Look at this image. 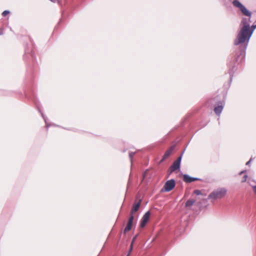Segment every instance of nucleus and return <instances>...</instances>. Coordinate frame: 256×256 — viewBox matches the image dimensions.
Segmentation results:
<instances>
[{
    "label": "nucleus",
    "instance_id": "obj_1",
    "mask_svg": "<svg viewBox=\"0 0 256 256\" xmlns=\"http://www.w3.org/2000/svg\"><path fill=\"white\" fill-rule=\"evenodd\" d=\"M242 22L244 25L241 28L237 38L234 40L236 45L244 43L246 40L248 41L252 34L254 30L256 28V26H252V29L250 30V25L244 22V20H242Z\"/></svg>",
    "mask_w": 256,
    "mask_h": 256
},
{
    "label": "nucleus",
    "instance_id": "obj_2",
    "mask_svg": "<svg viewBox=\"0 0 256 256\" xmlns=\"http://www.w3.org/2000/svg\"><path fill=\"white\" fill-rule=\"evenodd\" d=\"M227 190L225 188H219L211 192L208 198L211 199H220L224 198L226 194Z\"/></svg>",
    "mask_w": 256,
    "mask_h": 256
},
{
    "label": "nucleus",
    "instance_id": "obj_3",
    "mask_svg": "<svg viewBox=\"0 0 256 256\" xmlns=\"http://www.w3.org/2000/svg\"><path fill=\"white\" fill-rule=\"evenodd\" d=\"M233 5L236 8L240 9L242 12L245 16H250L251 13L249 12L246 8L239 1L235 0L232 2Z\"/></svg>",
    "mask_w": 256,
    "mask_h": 256
},
{
    "label": "nucleus",
    "instance_id": "obj_4",
    "mask_svg": "<svg viewBox=\"0 0 256 256\" xmlns=\"http://www.w3.org/2000/svg\"><path fill=\"white\" fill-rule=\"evenodd\" d=\"M181 158V156L178 157V159L176 160L170 166L168 170L170 174H172L180 168Z\"/></svg>",
    "mask_w": 256,
    "mask_h": 256
},
{
    "label": "nucleus",
    "instance_id": "obj_5",
    "mask_svg": "<svg viewBox=\"0 0 256 256\" xmlns=\"http://www.w3.org/2000/svg\"><path fill=\"white\" fill-rule=\"evenodd\" d=\"M175 184L176 183L174 180L167 181L164 186V190L168 192L172 190L174 188Z\"/></svg>",
    "mask_w": 256,
    "mask_h": 256
},
{
    "label": "nucleus",
    "instance_id": "obj_6",
    "mask_svg": "<svg viewBox=\"0 0 256 256\" xmlns=\"http://www.w3.org/2000/svg\"><path fill=\"white\" fill-rule=\"evenodd\" d=\"M150 216V212H147L144 215V216H142V218L141 220V222H140V228H143L146 226V224L148 223V222L149 220Z\"/></svg>",
    "mask_w": 256,
    "mask_h": 256
},
{
    "label": "nucleus",
    "instance_id": "obj_7",
    "mask_svg": "<svg viewBox=\"0 0 256 256\" xmlns=\"http://www.w3.org/2000/svg\"><path fill=\"white\" fill-rule=\"evenodd\" d=\"M175 148V146H172L168 150H166L160 162L167 159L172 153Z\"/></svg>",
    "mask_w": 256,
    "mask_h": 256
},
{
    "label": "nucleus",
    "instance_id": "obj_8",
    "mask_svg": "<svg viewBox=\"0 0 256 256\" xmlns=\"http://www.w3.org/2000/svg\"><path fill=\"white\" fill-rule=\"evenodd\" d=\"M134 218L133 215H130L129 218L127 225L124 230V234H126V232H128L130 231L131 230L133 220H134Z\"/></svg>",
    "mask_w": 256,
    "mask_h": 256
},
{
    "label": "nucleus",
    "instance_id": "obj_9",
    "mask_svg": "<svg viewBox=\"0 0 256 256\" xmlns=\"http://www.w3.org/2000/svg\"><path fill=\"white\" fill-rule=\"evenodd\" d=\"M183 180L186 182L190 183L194 181L198 180L199 179L198 178L190 177L187 174H184L183 176Z\"/></svg>",
    "mask_w": 256,
    "mask_h": 256
},
{
    "label": "nucleus",
    "instance_id": "obj_10",
    "mask_svg": "<svg viewBox=\"0 0 256 256\" xmlns=\"http://www.w3.org/2000/svg\"><path fill=\"white\" fill-rule=\"evenodd\" d=\"M141 204V200H139L138 202L136 204H134L132 211H131V214L130 215H132V214L134 212H136L140 208V205Z\"/></svg>",
    "mask_w": 256,
    "mask_h": 256
},
{
    "label": "nucleus",
    "instance_id": "obj_11",
    "mask_svg": "<svg viewBox=\"0 0 256 256\" xmlns=\"http://www.w3.org/2000/svg\"><path fill=\"white\" fill-rule=\"evenodd\" d=\"M222 108H223L222 106H219L214 108V111L216 114H219L222 112Z\"/></svg>",
    "mask_w": 256,
    "mask_h": 256
},
{
    "label": "nucleus",
    "instance_id": "obj_12",
    "mask_svg": "<svg viewBox=\"0 0 256 256\" xmlns=\"http://www.w3.org/2000/svg\"><path fill=\"white\" fill-rule=\"evenodd\" d=\"M195 202V200H188L186 203V207H190Z\"/></svg>",
    "mask_w": 256,
    "mask_h": 256
},
{
    "label": "nucleus",
    "instance_id": "obj_13",
    "mask_svg": "<svg viewBox=\"0 0 256 256\" xmlns=\"http://www.w3.org/2000/svg\"><path fill=\"white\" fill-rule=\"evenodd\" d=\"M247 175H244V176L242 177V180H241V182H245L246 180V179H247Z\"/></svg>",
    "mask_w": 256,
    "mask_h": 256
},
{
    "label": "nucleus",
    "instance_id": "obj_14",
    "mask_svg": "<svg viewBox=\"0 0 256 256\" xmlns=\"http://www.w3.org/2000/svg\"><path fill=\"white\" fill-rule=\"evenodd\" d=\"M132 248H133V244H132V242L130 244V250H129L128 253V256L130 255V254L131 252L132 251Z\"/></svg>",
    "mask_w": 256,
    "mask_h": 256
},
{
    "label": "nucleus",
    "instance_id": "obj_15",
    "mask_svg": "<svg viewBox=\"0 0 256 256\" xmlns=\"http://www.w3.org/2000/svg\"><path fill=\"white\" fill-rule=\"evenodd\" d=\"M8 14H10V12L8 10H4L2 12V15L5 16Z\"/></svg>",
    "mask_w": 256,
    "mask_h": 256
},
{
    "label": "nucleus",
    "instance_id": "obj_16",
    "mask_svg": "<svg viewBox=\"0 0 256 256\" xmlns=\"http://www.w3.org/2000/svg\"><path fill=\"white\" fill-rule=\"evenodd\" d=\"M194 194H195L196 195H200L201 194V192L200 190H194Z\"/></svg>",
    "mask_w": 256,
    "mask_h": 256
},
{
    "label": "nucleus",
    "instance_id": "obj_17",
    "mask_svg": "<svg viewBox=\"0 0 256 256\" xmlns=\"http://www.w3.org/2000/svg\"><path fill=\"white\" fill-rule=\"evenodd\" d=\"M253 190H254V192L255 194H256V186H254L253 187Z\"/></svg>",
    "mask_w": 256,
    "mask_h": 256
},
{
    "label": "nucleus",
    "instance_id": "obj_18",
    "mask_svg": "<svg viewBox=\"0 0 256 256\" xmlns=\"http://www.w3.org/2000/svg\"><path fill=\"white\" fill-rule=\"evenodd\" d=\"M136 236H135L133 238V239H132V244H134V240H136Z\"/></svg>",
    "mask_w": 256,
    "mask_h": 256
},
{
    "label": "nucleus",
    "instance_id": "obj_19",
    "mask_svg": "<svg viewBox=\"0 0 256 256\" xmlns=\"http://www.w3.org/2000/svg\"><path fill=\"white\" fill-rule=\"evenodd\" d=\"M250 160L249 161H248V162L246 163V165H248V164H250Z\"/></svg>",
    "mask_w": 256,
    "mask_h": 256
},
{
    "label": "nucleus",
    "instance_id": "obj_20",
    "mask_svg": "<svg viewBox=\"0 0 256 256\" xmlns=\"http://www.w3.org/2000/svg\"><path fill=\"white\" fill-rule=\"evenodd\" d=\"M50 2H56V0H50Z\"/></svg>",
    "mask_w": 256,
    "mask_h": 256
},
{
    "label": "nucleus",
    "instance_id": "obj_21",
    "mask_svg": "<svg viewBox=\"0 0 256 256\" xmlns=\"http://www.w3.org/2000/svg\"><path fill=\"white\" fill-rule=\"evenodd\" d=\"M130 158H132V154H130Z\"/></svg>",
    "mask_w": 256,
    "mask_h": 256
},
{
    "label": "nucleus",
    "instance_id": "obj_22",
    "mask_svg": "<svg viewBox=\"0 0 256 256\" xmlns=\"http://www.w3.org/2000/svg\"><path fill=\"white\" fill-rule=\"evenodd\" d=\"M244 172H241L240 173V174H242Z\"/></svg>",
    "mask_w": 256,
    "mask_h": 256
},
{
    "label": "nucleus",
    "instance_id": "obj_23",
    "mask_svg": "<svg viewBox=\"0 0 256 256\" xmlns=\"http://www.w3.org/2000/svg\"><path fill=\"white\" fill-rule=\"evenodd\" d=\"M127 256H129L128 255H127Z\"/></svg>",
    "mask_w": 256,
    "mask_h": 256
}]
</instances>
